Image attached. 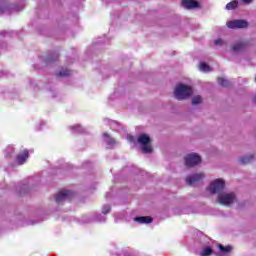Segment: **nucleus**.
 <instances>
[{
	"label": "nucleus",
	"instance_id": "1",
	"mask_svg": "<svg viewBox=\"0 0 256 256\" xmlns=\"http://www.w3.org/2000/svg\"><path fill=\"white\" fill-rule=\"evenodd\" d=\"M193 95V88L191 86H187L185 84H178L174 90V97L178 99V101H183L185 99H189Z\"/></svg>",
	"mask_w": 256,
	"mask_h": 256
},
{
	"label": "nucleus",
	"instance_id": "2",
	"mask_svg": "<svg viewBox=\"0 0 256 256\" xmlns=\"http://www.w3.org/2000/svg\"><path fill=\"white\" fill-rule=\"evenodd\" d=\"M217 201L220 205L229 207V205H233L237 201V196L233 192H222L218 194Z\"/></svg>",
	"mask_w": 256,
	"mask_h": 256
},
{
	"label": "nucleus",
	"instance_id": "3",
	"mask_svg": "<svg viewBox=\"0 0 256 256\" xmlns=\"http://www.w3.org/2000/svg\"><path fill=\"white\" fill-rule=\"evenodd\" d=\"M137 141L142 153H151L153 151V148L151 147V138H149L147 134H141Z\"/></svg>",
	"mask_w": 256,
	"mask_h": 256
},
{
	"label": "nucleus",
	"instance_id": "4",
	"mask_svg": "<svg viewBox=\"0 0 256 256\" xmlns=\"http://www.w3.org/2000/svg\"><path fill=\"white\" fill-rule=\"evenodd\" d=\"M207 189L212 195H215V193H221L222 189H225V181L223 179H216Z\"/></svg>",
	"mask_w": 256,
	"mask_h": 256
},
{
	"label": "nucleus",
	"instance_id": "5",
	"mask_svg": "<svg viewBox=\"0 0 256 256\" xmlns=\"http://www.w3.org/2000/svg\"><path fill=\"white\" fill-rule=\"evenodd\" d=\"M228 29H247L249 23L246 20H231L226 23Z\"/></svg>",
	"mask_w": 256,
	"mask_h": 256
},
{
	"label": "nucleus",
	"instance_id": "6",
	"mask_svg": "<svg viewBox=\"0 0 256 256\" xmlns=\"http://www.w3.org/2000/svg\"><path fill=\"white\" fill-rule=\"evenodd\" d=\"M199 163H201V156L196 153L188 154L185 157L186 167H195V165H199Z\"/></svg>",
	"mask_w": 256,
	"mask_h": 256
},
{
	"label": "nucleus",
	"instance_id": "7",
	"mask_svg": "<svg viewBox=\"0 0 256 256\" xmlns=\"http://www.w3.org/2000/svg\"><path fill=\"white\" fill-rule=\"evenodd\" d=\"M203 179H205V174L203 173L193 174L186 178V183L191 187H195V185H197V183H201Z\"/></svg>",
	"mask_w": 256,
	"mask_h": 256
},
{
	"label": "nucleus",
	"instance_id": "8",
	"mask_svg": "<svg viewBox=\"0 0 256 256\" xmlns=\"http://www.w3.org/2000/svg\"><path fill=\"white\" fill-rule=\"evenodd\" d=\"M28 159H29V150L24 149L22 152L17 154L14 164L18 166L25 165Z\"/></svg>",
	"mask_w": 256,
	"mask_h": 256
},
{
	"label": "nucleus",
	"instance_id": "9",
	"mask_svg": "<svg viewBox=\"0 0 256 256\" xmlns=\"http://www.w3.org/2000/svg\"><path fill=\"white\" fill-rule=\"evenodd\" d=\"M71 197V192L69 190H61L57 193L55 201L58 203V205H61V203L67 201Z\"/></svg>",
	"mask_w": 256,
	"mask_h": 256
},
{
	"label": "nucleus",
	"instance_id": "10",
	"mask_svg": "<svg viewBox=\"0 0 256 256\" xmlns=\"http://www.w3.org/2000/svg\"><path fill=\"white\" fill-rule=\"evenodd\" d=\"M233 251V246L227 245L224 246L223 244L218 245V252L214 253L216 256H228L229 253Z\"/></svg>",
	"mask_w": 256,
	"mask_h": 256
},
{
	"label": "nucleus",
	"instance_id": "11",
	"mask_svg": "<svg viewBox=\"0 0 256 256\" xmlns=\"http://www.w3.org/2000/svg\"><path fill=\"white\" fill-rule=\"evenodd\" d=\"M248 46H249V42H247V41H239V42H236L232 46V51L234 53H241V51H245V49H247Z\"/></svg>",
	"mask_w": 256,
	"mask_h": 256
},
{
	"label": "nucleus",
	"instance_id": "12",
	"mask_svg": "<svg viewBox=\"0 0 256 256\" xmlns=\"http://www.w3.org/2000/svg\"><path fill=\"white\" fill-rule=\"evenodd\" d=\"M182 7H184V9H197L199 2L195 0H182Z\"/></svg>",
	"mask_w": 256,
	"mask_h": 256
},
{
	"label": "nucleus",
	"instance_id": "13",
	"mask_svg": "<svg viewBox=\"0 0 256 256\" xmlns=\"http://www.w3.org/2000/svg\"><path fill=\"white\" fill-rule=\"evenodd\" d=\"M134 221L136 223H140L141 225L143 224H148V223H152L153 219H151V217L149 216H142V217H135Z\"/></svg>",
	"mask_w": 256,
	"mask_h": 256
},
{
	"label": "nucleus",
	"instance_id": "14",
	"mask_svg": "<svg viewBox=\"0 0 256 256\" xmlns=\"http://www.w3.org/2000/svg\"><path fill=\"white\" fill-rule=\"evenodd\" d=\"M103 139L104 142L110 147H115V145H117V142L113 138H111V136H109V134L107 133L103 134Z\"/></svg>",
	"mask_w": 256,
	"mask_h": 256
},
{
	"label": "nucleus",
	"instance_id": "15",
	"mask_svg": "<svg viewBox=\"0 0 256 256\" xmlns=\"http://www.w3.org/2000/svg\"><path fill=\"white\" fill-rule=\"evenodd\" d=\"M10 9L11 7H9L7 0H0V13H9Z\"/></svg>",
	"mask_w": 256,
	"mask_h": 256
},
{
	"label": "nucleus",
	"instance_id": "16",
	"mask_svg": "<svg viewBox=\"0 0 256 256\" xmlns=\"http://www.w3.org/2000/svg\"><path fill=\"white\" fill-rule=\"evenodd\" d=\"M70 130L72 133H84L85 132V128H83V126H81L79 124L70 126Z\"/></svg>",
	"mask_w": 256,
	"mask_h": 256
},
{
	"label": "nucleus",
	"instance_id": "17",
	"mask_svg": "<svg viewBox=\"0 0 256 256\" xmlns=\"http://www.w3.org/2000/svg\"><path fill=\"white\" fill-rule=\"evenodd\" d=\"M199 71H201L202 73H209V71H211V66L207 65V63L205 62H200Z\"/></svg>",
	"mask_w": 256,
	"mask_h": 256
},
{
	"label": "nucleus",
	"instance_id": "18",
	"mask_svg": "<svg viewBox=\"0 0 256 256\" xmlns=\"http://www.w3.org/2000/svg\"><path fill=\"white\" fill-rule=\"evenodd\" d=\"M4 153H5V157L7 158V159H9V157H13V155L15 154V147L14 146H8L6 149H5V151H4Z\"/></svg>",
	"mask_w": 256,
	"mask_h": 256
},
{
	"label": "nucleus",
	"instance_id": "19",
	"mask_svg": "<svg viewBox=\"0 0 256 256\" xmlns=\"http://www.w3.org/2000/svg\"><path fill=\"white\" fill-rule=\"evenodd\" d=\"M251 161H253V155H246V156H242L239 159V162L242 165H247V163H251Z\"/></svg>",
	"mask_w": 256,
	"mask_h": 256
},
{
	"label": "nucleus",
	"instance_id": "20",
	"mask_svg": "<svg viewBox=\"0 0 256 256\" xmlns=\"http://www.w3.org/2000/svg\"><path fill=\"white\" fill-rule=\"evenodd\" d=\"M237 5H238L237 0H233L226 5V10L233 11V9H237Z\"/></svg>",
	"mask_w": 256,
	"mask_h": 256
},
{
	"label": "nucleus",
	"instance_id": "21",
	"mask_svg": "<svg viewBox=\"0 0 256 256\" xmlns=\"http://www.w3.org/2000/svg\"><path fill=\"white\" fill-rule=\"evenodd\" d=\"M71 75V70L67 68H62L61 71L58 73V77H69Z\"/></svg>",
	"mask_w": 256,
	"mask_h": 256
},
{
	"label": "nucleus",
	"instance_id": "22",
	"mask_svg": "<svg viewBox=\"0 0 256 256\" xmlns=\"http://www.w3.org/2000/svg\"><path fill=\"white\" fill-rule=\"evenodd\" d=\"M214 45H216L217 47H226L227 42L221 38H218L214 41Z\"/></svg>",
	"mask_w": 256,
	"mask_h": 256
},
{
	"label": "nucleus",
	"instance_id": "23",
	"mask_svg": "<svg viewBox=\"0 0 256 256\" xmlns=\"http://www.w3.org/2000/svg\"><path fill=\"white\" fill-rule=\"evenodd\" d=\"M213 253V249L211 247H206L200 252V256H209Z\"/></svg>",
	"mask_w": 256,
	"mask_h": 256
},
{
	"label": "nucleus",
	"instance_id": "24",
	"mask_svg": "<svg viewBox=\"0 0 256 256\" xmlns=\"http://www.w3.org/2000/svg\"><path fill=\"white\" fill-rule=\"evenodd\" d=\"M218 83L219 85H221L222 87H229L230 82L229 80L225 79V78H218Z\"/></svg>",
	"mask_w": 256,
	"mask_h": 256
},
{
	"label": "nucleus",
	"instance_id": "25",
	"mask_svg": "<svg viewBox=\"0 0 256 256\" xmlns=\"http://www.w3.org/2000/svg\"><path fill=\"white\" fill-rule=\"evenodd\" d=\"M94 221H98V223H105V221H107V218L105 216H102L101 214H98L94 217Z\"/></svg>",
	"mask_w": 256,
	"mask_h": 256
},
{
	"label": "nucleus",
	"instance_id": "26",
	"mask_svg": "<svg viewBox=\"0 0 256 256\" xmlns=\"http://www.w3.org/2000/svg\"><path fill=\"white\" fill-rule=\"evenodd\" d=\"M111 211V206L109 204H106L102 207V213L103 215H107Z\"/></svg>",
	"mask_w": 256,
	"mask_h": 256
},
{
	"label": "nucleus",
	"instance_id": "27",
	"mask_svg": "<svg viewBox=\"0 0 256 256\" xmlns=\"http://www.w3.org/2000/svg\"><path fill=\"white\" fill-rule=\"evenodd\" d=\"M201 103V96H196L192 99V105H199Z\"/></svg>",
	"mask_w": 256,
	"mask_h": 256
},
{
	"label": "nucleus",
	"instance_id": "28",
	"mask_svg": "<svg viewBox=\"0 0 256 256\" xmlns=\"http://www.w3.org/2000/svg\"><path fill=\"white\" fill-rule=\"evenodd\" d=\"M127 139L130 143H135V138L132 135H127Z\"/></svg>",
	"mask_w": 256,
	"mask_h": 256
},
{
	"label": "nucleus",
	"instance_id": "29",
	"mask_svg": "<svg viewBox=\"0 0 256 256\" xmlns=\"http://www.w3.org/2000/svg\"><path fill=\"white\" fill-rule=\"evenodd\" d=\"M19 193H25V187H22Z\"/></svg>",
	"mask_w": 256,
	"mask_h": 256
},
{
	"label": "nucleus",
	"instance_id": "30",
	"mask_svg": "<svg viewBox=\"0 0 256 256\" xmlns=\"http://www.w3.org/2000/svg\"><path fill=\"white\" fill-rule=\"evenodd\" d=\"M244 3H251V0H242Z\"/></svg>",
	"mask_w": 256,
	"mask_h": 256
},
{
	"label": "nucleus",
	"instance_id": "31",
	"mask_svg": "<svg viewBox=\"0 0 256 256\" xmlns=\"http://www.w3.org/2000/svg\"><path fill=\"white\" fill-rule=\"evenodd\" d=\"M0 35H5V32H0Z\"/></svg>",
	"mask_w": 256,
	"mask_h": 256
},
{
	"label": "nucleus",
	"instance_id": "32",
	"mask_svg": "<svg viewBox=\"0 0 256 256\" xmlns=\"http://www.w3.org/2000/svg\"><path fill=\"white\" fill-rule=\"evenodd\" d=\"M254 101H255V103H256V94H255V96H254Z\"/></svg>",
	"mask_w": 256,
	"mask_h": 256
}]
</instances>
